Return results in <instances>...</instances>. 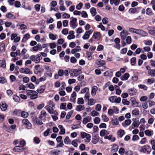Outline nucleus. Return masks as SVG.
Instances as JSON below:
<instances>
[{"label": "nucleus", "mask_w": 155, "mask_h": 155, "mask_svg": "<svg viewBox=\"0 0 155 155\" xmlns=\"http://www.w3.org/2000/svg\"><path fill=\"white\" fill-rule=\"evenodd\" d=\"M147 102L148 103L149 106L150 107H151L152 106H154L155 104V103L154 101H150V100H148Z\"/></svg>", "instance_id": "nucleus-59"}, {"label": "nucleus", "mask_w": 155, "mask_h": 155, "mask_svg": "<svg viewBox=\"0 0 155 155\" xmlns=\"http://www.w3.org/2000/svg\"><path fill=\"white\" fill-rule=\"evenodd\" d=\"M94 120L95 124H98L100 123L101 119L99 117H97L94 118Z\"/></svg>", "instance_id": "nucleus-53"}, {"label": "nucleus", "mask_w": 155, "mask_h": 155, "mask_svg": "<svg viewBox=\"0 0 155 155\" xmlns=\"http://www.w3.org/2000/svg\"><path fill=\"white\" fill-rule=\"evenodd\" d=\"M116 91V94L117 95H120L121 94V91L119 89V87L117 85L115 86Z\"/></svg>", "instance_id": "nucleus-47"}, {"label": "nucleus", "mask_w": 155, "mask_h": 155, "mask_svg": "<svg viewBox=\"0 0 155 155\" xmlns=\"http://www.w3.org/2000/svg\"><path fill=\"white\" fill-rule=\"evenodd\" d=\"M47 113L45 111L42 110L41 112V114L39 116L40 119L42 120H44L45 119Z\"/></svg>", "instance_id": "nucleus-18"}, {"label": "nucleus", "mask_w": 155, "mask_h": 155, "mask_svg": "<svg viewBox=\"0 0 155 155\" xmlns=\"http://www.w3.org/2000/svg\"><path fill=\"white\" fill-rule=\"evenodd\" d=\"M128 34V31L125 29H124L120 34L121 38L123 40H124Z\"/></svg>", "instance_id": "nucleus-10"}, {"label": "nucleus", "mask_w": 155, "mask_h": 155, "mask_svg": "<svg viewBox=\"0 0 155 155\" xmlns=\"http://www.w3.org/2000/svg\"><path fill=\"white\" fill-rule=\"evenodd\" d=\"M93 32V30H90L89 31H86L84 35L82 36V38L84 40H87L88 39L90 36V35L92 34Z\"/></svg>", "instance_id": "nucleus-6"}, {"label": "nucleus", "mask_w": 155, "mask_h": 155, "mask_svg": "<svg viewBox=\"0 0 155 155\" xmlns=\"http://www.w3.org/2000/svg\"><path fill=\"white\" fill-rule=\"evenodd\" d=\"M30 38V35L28 34H25L23 38L22 39V41L23 42L26 41L28 39Z\"/></svg>", "instance_id": "nucleus-35"}, {"label": "nucleus", "mask_w": 155, "mask_h": 155, "mask_svg": "<svg viewBox=\"0 0 155 155\" xmlns=\"http://www.w3.org/2000/svg\"><path fill=\"white\" fill-rule=\"evenodd\" d=\"M125 134V132L124 130L121 129L119 130L117 132V135L120 137H122Z\"/></svg>", "instance_id": "nucleus-24"}, {"label": "nucleus", "mask_w": 155, "mask_h": 155, "mask_svg": "<svg viewBox=\"0 0 155 155\" xmlns=\"http://www.w3.org/2000/svg\"><path fill=\"white\" fill-rule=\"evenodd\" d=\"M129 76V74L128 73H126L121 77L120 79L122 81L127 80L128 79Z\"/></svg>", "instance_id": "nucleus-25"}, {"label": "nucleus", "mask_w": 155, "mask_h": 155, "mask_svg": "<svg viewBox=\"0 0 155 155\" xmlns=\"http://www.w3.org/2000/svg\"><path fill=\"white\" fill-rule=\"evenodd\" d=\"M144 133L147 136H150L153 135V131L152 130H146L144 131Z\"/></svg>", "instance_id": "nucleus-34"}, {"label": "nucleus", "mask_w": 155, "mask_h": 155, "mask_svg": "<svg viewBox=\"0 0 155 155\" xmlns=\"http://www.w3.org/2000/svg\"><path fill=\"white\" fill-rule=\"evenodd\" d=\"M69 73L71 76L77 77L80 74L81 71L79 69H72L70 70Z\"/></svg>", "instance_id": "nucleus-4"}, {"label": "nucleus", "mask_w": 155, "mask_h": 155, "mask_svg": "<svg viewBox=\"0 0 155 155\" xmlns=\"http://www.w3.org/2000/svg\"><path fill=\"white\" fill-rule=\"evenodd\" d=\"M85 109L84 106L81 105H78L76 108V110L78 111H80L84 110Z\"/></svg>", "instance_id": "nucleus-33"}, {"label": "nucleus", "mask_w": 155, "mask_h": 155, "mask_svg": "<svg viewBox=\"0 0 155 155\" xmlns=\"http://www.w3.org/2000/svg\"><path fill=\"white\" fill-rule=\"evenodd\" d=\"M101 37V34L99 32H96L94 33L92 36V38L94 39L98 40Z\"/></svg>", "instance_id": "nucleus-12"}, {"label": "nucleus", "mask_w": 155, "mask_h": 155, "mask_svg": "<svg viewBox=\"0 0 155 155\" xmlns=\"http://www.w3.org/2000/svg\"><path fill=\"white\" fill-rule=\"evenodd\" d=\"M26 93L27 96L32 100L37 98L38 96V93L35 91L28 90L26 91Z\"/></svg>", "instance_id": "nucleus-2"}, {"label": "nucleus", "mask_w": 155, "mask_h": 155, "mask_svg": "<svg viewBox=\"0 0 155 155\" xmlns=\"http://www.w3.org/2000/svg\"><path fill=\"white\" fill-rule=\"evenodd\" d=\"M6 16L8 18H15V17L10 13H8V14L6 15Z\"/></svg>", "instance_id": "nucleus-52"}, {"label": "nucleus", "mask_w": 155, "mask_h": 155, "mask_svg": "<svg viewBox=\"0 0 155 155\" xmlns=\"http://www.w3.org/2000/svg\"><path fill=\"white\" fill-rule=\"evenodd\" d=\"M0 107L3 111L5 110L7 108L6 104L4 102H2L0 104Z\"/></svg>", "instance_id": "nucleus-26"}, {"label": "nucleus", "mask_w": 155, "mask_h": 155, "mask_svg": "<svg viewBox=\"0 0 155 155\" xmlns=\"http://www.w3.org/2000/svg\"><path fill=\"white\" fill-rule=\"evenodd\" d=\"M148 74L152 77L154 76H155V70H151L148 71Z\"/></svg>", "instance_id": "nucleus-48"}, {"label": "nucleus", "mask_w": 155, "mask_h": 155, "mask_svg": "<svg viewBox=\"0 0 155 155\" xmlns=\"http://www.w3.org/2000/svg\"><path fill=\"white\" fill-rule=\"evenodd\" d=\"M111 122L112 124L114 126L117 125L119 124V122L116 119H112Z\"/></svg>", "instance_id": "nucleus-43"}, {"label": "nucleus", "mask_w": 155, "mask_h": 155, "mask_svg": "<svg viewBox=\"0 0 155 155\" xmlns=\"http://www.w3.org/2000/svg\"><path fill=\"white\" fill-rule=\"evenodd\" d=\"M105 139H107L110 140L112 142H114L116 140L115 137H112V136L111 135H110L109 136H106L104 137Z\"/></svg>", "instance_id": "nucleus-28"}, {"label": "nucleus", "mask_w": 155, "mask_h": 155, "mask_svg": "<svg viewBox=\"0 0 155 155\" xmlns=\"http://www.w3.org/2000/svg\"><path fill=\"white\" fill-rule=\"evenodd\" d=\"M81 135L82 138H85L84 140L85 142L89 143L90 141L91 137V136L90 134L85 132H81Z\"/></svg>", "instance_id": "nucleus-3"}, {"label": "nucleus", "mask_w": 155, "mask_h": 155, "mask_svg": "<svg viewBox=\"0 0 155 155\" xmlns=\"http://www.w3.org/2000/svg\"><path fill=\"white\" fill-rule=\"evenodd\" d=\"M129 94L131 95L134 94L136 93V90L134 89H130L128 90Z\"/></svg>", "instance_id": "nucleus-63"}, {"label": "nucleus", "mask_w": 155, "mask_h": 155, "mask_svg": "<svg viewBox=\"0 0 155 155\" xmlns=\"http://www.w3.org/2000/svg\"><path fill=\"white\" fill-rule=\"evenodd\" d=\"M23 124L24 125H25L26 126H28V127H30L31 126V124L29 122L28 120L26 119H24L22 121Z\"/></svg>", "instance_id": "nucleus-27"}, {"label": "nucleus", "mask_w": 155, "mask_h": 155, "mask_svg": "<svg viewBox=\"0 0 155 155\" xmlns=\"http://www.w3.org/2000/svg\"><path fill=\"white\" fill-rule=\"evenodd\" d=\"M109 134L107 130L103 129L101 130L100 132V134L101 137L106 136Z\"/></svg>", "instance_id": "nucleus-23"}, {"label": "nucleus", "mask_w": 155, "mask_h": 155, "mask_svg": "<svg viewBox=\"0 0 155 155\" xmlns=\"http://www.w3.org/2000/svg\"><path fill=\"white\" fill-rule=\"evenodd\" d=\"M151 150L150 147L148 146H144L141 148L140 151L143 152L149 153Z\"/></svg>", "instance_id": "nucleus-9"}, {"label": "nucleus", "mask_w": 155, "mask_h": 155, "mask_svg": "<svg viewBox=\"0 0 155 155\" xmlns=\"http://www.w3.org/2000/svg\"><path fill=\"white\" fill-rule=\"evenodd\" d=\"M13 99L16 102H18L20 100L19 97L16 95H15L13 96Z\"/></svg>", "instance_id": "nucleus-64"}, {"label": "nucleus", "mask_w": 155, "mask_h": 155, "mask_svg": "<svg viewBox=\"0 0 155 155\" xmlns=\"http://www.w3.org/2000/svg\"><path fill=\"white\" fill-rule=\"evenodd\" d=\"M112 75L113 72L112 71H107L105 72L104 74V75L105 77L112 76Z\"/></svg>", "instance_id": "nucleus-46"}, {"label": "nucleus", "mask_w": 155, "mask_h": 155, "mask_svg": "<svg viewBox=\"0 0 155 155\" xmlns=\"http://www.w3.org/2000/svg\"><path fill=\"white\" fill-rule=\"evenodd\" d=\"M92 118L91 117L87 116V117L84 118L82 123L83 124H85L88 122H90Z\"/></svg>", "instance_id": "nucleus-19"}, {"label": "nucleus", "mask_w": 155, "mask_h": 155, "mask_svg": "<svg viewBox=\"0 0 155 155\" xmlns=\"http://www.w3.org/2000/svg\"><path fill=\"white\" fill-rule=\"evenodd\" d=\"M138 87L141 89H143L144 90H147V86L143 84H140L138 85Z\"/></svg>", "instance_id": "nucleus-54"}, {"label": "nucleus", "mask_w": 155, "mask_h": 155, "mask_svg": "<svg viewBox=\"0 0 155 155\" xmlns=\"http://www.w3.org/2000/svg\"><path fill=\"white\" fill-rule=\"evenodd\" d=\"M42 59V58L40 54H38L36 55L35 62L36 63H39L40 60Z\"/></svg>", "instance_id": "nucleus-30"}, {"label": "nucleus", "mask_w": 155, "mask_h": 155, "mask_svg": "<svg viewBox=\"0 0 155 155\" xmlns=\"http://www.w3.org/2000/svg\"><path fill=\"white\" fill-rule=\"evenodd\" d=\"M46 80V78L45 77H42L40 78L39 80H38V81H37L35 83L37 84H39L40 82H41L42 81H45Z\"/></svg>", "instance_id": "nucleus-60"}, {"label": "nucleus", "mask_w": 155, "mask_h": 155, "mask_svg": "<svg viewBox=\"0 0 155 155\" xmlns=\"http://www.w3.org/2000/svg\"><path fill=\"white\" fill-rule=\"evenodd\" d=\"M33 121L35 124L38 125H41L43 124L42 120L40 119L39 117L38 118L37 117H34L33 118Z\"/></svg>", "instance_id": "nucleus-8"}, {"label": "nucleus", "mask_w": 155, "mask_h": 155, "mask_svg": "<svg viewBox=\"0 0 155 155\" xmlns=\"http://www.w3.org/2000/svg\"><path fill=\"white\" fill-rule=\"evenodd\" d=\"M122 103L124 105H128L130 104V102L128 101L127 99H123L122 100Z\"/></svg>", "instance_id": "nucleus-62"}, {"label": "nucleus", "mask_w": 155, "mask_h": 155, "mask_svg": "<svg viewBox=\"0 0 155 155\" xmlns=\"http://www.w3.org/2000/svg\"><path fill=\"white\" fill-rule=\"evenodd\" d=\"M131 123V121L130 119H127L124 122L122 123V125L124 127H126L127 126H128Z\"/></svg>", "instance_id": "nucleus-22"}, {"label": "nucleus", "mask_w": 155, "mask_h": 155, "mask_svg": "<svg viewBox=\"0 0 155 155\" xmlns=\"http://www.w3.org/2000/svg\"><path fill=\"white\" fill-rule=\"evenodd\" d=\"M6 66V63L5 60H0V67L5 68Z\"/></svg>", "instance_id": "nucleus-38"}, {"label": "nucleus", "mask_w": 155, "mask_h": 155, "mask_svg": "<svg viewBox=\"0 0 155 155\" xmlns=\"http://www.w3.org/2000/svg\"><path fill=\"white\" fill-rule=\"evenodd\" d=\"M146 14L149 15H151L153 14L152 10L150 8H148L147 9Z\"/></svg>", "instance_id": "nucleus-61"}, {"label": "nucleus", "mask_w": 155, "mask_h": 155, "mask_svg": "<svg viewBox=\"0 0 155 155\" xmlns=\"http://www.w3.org/2000/svg\"><path fill=\"white\" fill-rule=\"evenodd\" d=\"M116 99V96H112L110 97L109 98V101L112 103H114L115 100Z\"/></svg>", "instance_id": "nucleus-56"}, {"label": "nucleus", "mask_w": 155, "mask_h": 155, "mask_svg": "<svg viewBox=\"0 0 155 155\" xmlns=\"http://www.w3.org/2000/svg\"><path fill=\"white\" fill-rule=\"evenodd\" d=\"M42 49L41 45L40 44H38L36 46H34L32 48L34 51H41Z\"/></svg>", "instance_id": "nucleus-20"}, {"label": "nucleus", "mask_w": 155, "mask_h": 155, "mask_svg": "<svg viewBox=\"0 0 155 155\" xmlns=\"http://www.w3.org/2000/svg\"><path fill=\"white\" fill-rule=\"evenodd\" d=\"M95 64L97 65H105L106 62L105 61L102 60H97L95 61Z\"/></svg>", "instance_id": "nucleus-32"}, {"label": "nucleus", "mask_w": 155, "mask_h": 155, "mask_svg": "<svg viewBox=\"0 0 155 155\" xmlns=\"http://www.w3.org/2000/svg\"><path fill=\"white\" fill-rule=\"evenodd\" d=\"M90 12L93 16H95L97 13L95 8L94 7L91 8L90 9Z\"/></svg>", "instance_id": "nucleus-42"}, {"label": "nucleus", "mask_w": 155, "mask_h": 155, "mask_svg": "<svg viewBox=\"0 0 155 155\" xmlns=\"http://www.w3.org/2000/svg\"><path fill=\"white\" fill-rule=\"evenodd\" d=\"M99 141L98 137L96 136H93L91 142L94 144H96Z\"/></svg>", "instance_id": "nucleus-31"}, {"label": "nucleus", "mask_w": 155, "mask_h": 155, "mask_svg": "<svg viewBox=\"0 0 155 155\" xmlns=\"http://www.w3.org/2000/svg\"><path fill=\"white\" fill-rule=\"evenodd\" d=\"M137 34L143 37H145L148 35V33L147 32L140 29H138Z\"/></svg>", "instance_id": "nucleus-14"}, {"label": "nucleus", "mask_w": 155, "mask_h": 155, "mask_svg": "<svg viewBox=\"0 0 155 155\" xmlns=\"http://www.w3.org/2000/svg\"><path fill=\"white\" fill-rule=\"evenodd\" d=\"M74 32L73 31H69V35L67 36V38L69 40L74 39L75 38V35H74Z\"/></svg>", "instance_id": "nucleus-15"}, {"label": "nucleus", "mask_w": 155, "mask_h": 155, "mask_svg": "<svg viewBox=\"0 0 155 155\" xmlns=\"http://www.w3.org/2000/svg\"><path fill=\"white\" fill-rule=\"evenodd\" d=\"M24 148L23 147L18 146L15 147L13 148V150L15 152H21L23 151Z\"/></svg>", "instance_id": "nucleus-16"}, {"label": "nucleus", "mask_w": 155, "mask_h": 155, "mask_svg": "<svg viewBox=\"0 0 155 155\" xmlns=\"http://www.w3.org/2000/svg\"><path fill=\"white\" fill-rule=\"evenodd\" d=\"M44 68L46 71L45 74L47 75L48 76L50 77H51L52 73L49 67L48 66H45Z\"/></svg>", "instance_id": "nucleus-7"}, {"label": "nucleus", "mask_w": 155, "mask_h": 155, "mask_svg": "<svg viewBox=\"0 0 155 155\" xmlns=\"http://www.w3.org/2000/svg\"><path fill=\"white\" fill-rule=\"evenodd\" d=\"M5 45L4 43L1 44L0 45V54L2 53L5 51Z\"/></svg>", "instance_id": "nucleus-51"}, {"label": "nucleus", "mask_w": 155, "mask_h": 155, "mask_svg": "<svg viewBox=\"0 0 155 155\" xmlns=\"http://www.w3.org/2000/svg\"><path fill=\"white\" fill-rule=\"evenodd\" d=\"M19 72L21 73L25 74H29L32 73L30 70L27 68H21L19 69Z\"/></svg>", "instance_id": "nucleus-5"}, {"label": "nucleus", "mask_w": 155, "mask_h": 155, "mask_svg": "<svg viewBox=\"0 0 155 155\" xmlns=\"http://www.w3.org/2000/svg\"><path fill=\"white\" fill-rule=\"evenodd\" d=\"M118 149V146L116 144L114 145L111 149V151L112 152H115L117 151Z\"/></svg>", "instance_id": "nucleus-39"}, {"label": "nucleus", "mask_w": 155, "mask_h": 155, "mask_svg": "<svg viewBox=\"0 0 155 155\" xmlns=\"http://www.w3.org/2000/svg\"><path fill=\"white\" fill-rule=\"evenodd\" d=\"M49 37L50 39L52 40H54L57 38V35H54L53 34H50L49 35Z\"/></svg>", "instance_id": "nucleus-50"}, {"label": "nucleus", "mask_w": 155, "mask_h": 155, "mask_svg": "<svg viewBox=\"0 0 155 155\" xmlns=\"http://www.w3.org/2000/svg\"><path fill=\"white\" fill-rule=\"evenodd\" d=\"M131 101L132 102V105L134 107H138V103L136 101L135 99L133 98L131 99Z\"/></svg>", "instance_id": "nucleus-29"}, {"label": "nucleus", "mask_w": 155, "mask_h": 155, "mask_svg": "<svg viewBox=\"0 0 155 155\" xmlns=\"http://www.w3.org/2000/svg\"><path fill=\"white\" fill-rule=\"evenodd\" d=\"M129 12L130 13H135L137 12V8H131L129 10Z\"/></svg>", "instance_id": "nucleus-40"}, {"label": "nucleus", "mask_w": 155, "mask_h": 155, "mask_svg": "<svg viewBox=\"0 0 155 155\" xmlns=\"http://www.w3.org/2000/svg\"><path fill=\"white\" fill-rule=\"evenodd\" d=\"M147 29L150 34L155 36V28L148 27L147 28Z\"/></svg>", "instance_id": "nucleus-13"}, {"label": "nucleus", "mask_w": 155, "mask_h": 155, "mask_svg": "<svg viewBox=\"0 0 155 155\" xmlns=\"http://www.w3.org/2000/svg\"><path fill=\"white\" fill-rule=\"evenodd\" d=\"M55 104L54 103L50 101L48 102V105L45 107L46 109L51 114H57L58 113L56 110H54L55 108Z\"/></svg>", "instance_id": "nucleus-1"}, {"label": "nucleus", "mask_w": 155, "mask_h": 155, "mask_svg": "<svg viewBox=\"0 0 155 155\" xmlns=\"http://www.w3.org/2000/svg\"><path fill=\"white\" fill-rule=\"evenodd\" d=\"M99 113L95 110H93L91 113V115L92 117H95L98 115Z\"/></svg>", "instance_id": "nucleus-57"}, {"label": "nucleus", "mask_w": 155, "mask_h": 155, "mask_svg": "<svg viewBox=\"0 0 155 155\" xmlns=\"http://www.w3.org/2000/svg\"><path fill=\"white\" fill-rule=\"evenodd\" d=\"M11 39L12 40H14V42H17L20 40V38L17 36V34H13L11 36Z\"/></svg>", "instance_id": "nucleus-11"}, {"label": "nucleus", "mask_w": 155, "mask_h": 155, "mask_svg": "<svg viewBox=\"0 0 155 155\" xmlns=\"http://www.w3.org/2000/svg\"><path fill=\"white\" fill-rule=\"evenodd\" d=\"M77 104L79 105H82L84 103V101L82 97L79 98L78 99Z\"/></svg>", "instance_id": "nucleus-37"}, {"label": "nucleus", "mask_w": 155, "mask_h": 155, "mask_svg": "<svg viewBox=\"0 0 155 155\" xmlns=\"http://www.w3.org/2000/svg\"><path fill=\"white\" fill-rule=\"evenodd\" d=\"M88 91H89V88L87 87H86L81 90L80 91V93L81 94H85L86 93L88 92Z\"/></svg>", "instance_id": "nucleus-44"}, {"label": "nucleus", "mask_w": 155, "mask_h": 155, "mask_svg": "<svg viewBox=\"0 0 155 155\" xmlns=\"http://www.w3.org/2000/svg\"><path fill=\"white\" fill-rule=\"evenodd\" d=\"M98 90V87L96 86H93L92 88L91 94L92 96H94L96 95L97 91Z\"/></svg>", "instance_id": "nucleus-17"}, {"label": "nucleus", "mask_w": 155, "mask_h": 155, "mask_svg": "<svg viewBox=\"0 0 155 155\" xmlns=\"http://www.w3.org/2000/svg\"><path fill=\"white\" fill-rule=\"evenodd\" d=\"M138 29L133 28H130L129 29V31L130 32L134 33L137 34Z\"/></svg>", "instance_id": "nucleus-58"}, {"label": "nucleus", "mask_w": 155, "mask_h": 155, "mask_svg": "<svg viewBox=\"0 0 155 155\" xmlns=\"http://www.w3.org/2000/svg\"><path fill=\"white\" fill-rule=\"evenodd\" d=\"M139 110L138 109L135 108L134 109L132 112V113L134 115H139Z\"/></svg>", "instance_id": "nucleus-45"}, {"label": "nucleus", "mask_w": 155, "mask_h": 155, "mask_svg": "<svg viewBox=\"0 0 155 155\" xmlns=\"http://www.w3.org/2000/svg\"><path fill=\"white\" fill-rule=\"evenodd\" d=\"M155 79L153 78H149L147 80V85L150 84L154 82Z\"/></svg>", "instance_id": "nucleus-41"}, {"label": "nucleus", "mask_w": 155, "mask_h": 155, "mask_svg": "<svg viewBox=\"0 0 155 155\" xmlns=\"http://www.w3.org/2000/svg\"><path fill=\"white\" fill-rule=\"evenodd\" d=\"M27 86L31 89H34L35 88L34 85L32 83H29L26 84Z\"/></svg>", "instance_id": "nucleus-55"}, {"label": "nucleus", "mask_w": 155, "mask_h": 155, "mask_svg": "<svg viewBox=\"0 0 155 155\" xmlns=\"http://www.w3.org/2000/svg\"><path fill=\"white\" fill-rule=\"evenodd\" d=\"M102 120L105 122H107L109 120V118L105 115H102L101 116Z\"/></svg>", "instance_id": "nucleus-49"}, {"label": "nucleus", "mask_w": 155, "mask_h": 155, "mask_svg": "<svg viewBox=\"0 0 155 155\" xmlns=\"http://www.w3.org/2000/svg\"><path fill=\"white\" fill-rule=\"evenodd\" d=\"M96 103V100L93 98L89 99L87 101V104L89 106H93Z\"/></svg>", "instance_id": "nucleus-21"}, {"label": "nucleus", "mask_w": 155, "mask_h": 155, "mask_svg": "<svg viewBox=\"0 0 155 155\" xmlns=\"http://www.w3.org/2000/svg\"><path fill=\"white\" fill-rule=\"evenodd\" d=\"M45 87L44 86H41L39 88H38L37 90V91L38 92L37 93L41 94L43 93L45 90Z\"/></svg>", "instance_id": "nucleus-36"}]
</instances>
